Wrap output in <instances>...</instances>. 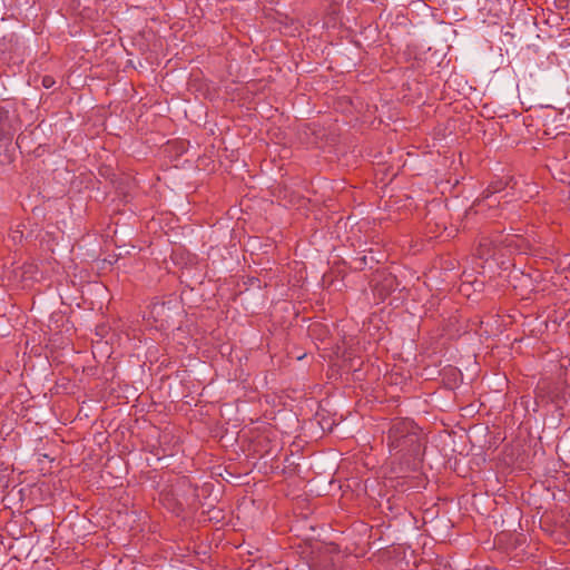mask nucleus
<instances>
[{
  "label": "nucleus",
  "instance_id": "5",
  "mask_svg": "<svg viewBox=\"0 0 570 570\" xmlns=\"http://www.w3.org/2000/svg\"><path fill=\"white\" fill-rule=\"evenodd\" d=\"M53 83H55V80H53L51 77H49V76L43 77V79H42V85H43L46 88H50V87H52V86H53Z\"/></svg>",
  "mask_w": 570,
  "mask_h": 570
},
{
  "label": "nucleus",
  "instance_id": "4",
  "mask_svg": "<svg viewBox=\"0 0 570 570\" xmlns=\"http://www.w3.org/2000/svg\"><path fill=\"white\" fill-rule=\"evenodd\" d=\"M165 307H166V305H165L164 302H161V303L157 302V303L153 304L151 313L153 314H160V312H163L165 309Z\"/></svg>",
  "mask_w": 570,
  "mask_h": 570
},
{
  "label": "nucleus",
  "instance_id": "3",
  "mask_svg": "<svg viewBox=\"0 0 570 570\" xmlns=\"http://www.w3.org/2000/svg\"><path fill=\"white\" fill-rule=\"evenodd\" d=\"M494 245H495L494 240H491L489 238H482L479 244L478 255L481 258H488V257L494 255V249H493Z\"/></svg>",
  "mask_w": 570,
  "mask_h": 570
},
{
  "label": "nucleus",
  "instance_id": "1",
  "mask_svg": "<svg viewBox=\"0 0 570 570\" xmlns=\"http://www.w3.org/2000/svg\"><path fill=\"white\" fill-rule=\"evenodd\" d=\"M386 442L390 452L409 458H417L424 446L421 430L410 419L392 420Z\"/></svg>",
  "mask_w": 570,
  "mask_h": 570
},
{
  "label": "nucleus",
  "instance_id": "2",
  "mask_svg": "<svg viewBox=\"0 0 570 570\" xmlns=\"http://www.w3.org/2000/svg\"><path fill=\"white\" fill-rule=\"evenodd\" d=\"M18 128V116L0 108V155L7 151Z\"/></svg>",
  "mask_w": 570,
  "mask_h": 570
},
{
  "label": "nucleus",
  "instance_id": "6",
  "mask_svg": "<svg viewBox=\"0 0 570 570\" xmlns=\"http://www.w3.org/2000/svg\"><path fill=\"white\" fill-rule=\"evenodd\" d=\"M492 188H493V190H491V193H497V191H499V190H500V188H499V187H497V186H495V187H492ZM488 191H489V193L487 194V196H485V197H489L490 190L488 189Z\"/></svg>",
  "mask_w": 570,
  "mask_h": 570
}]
</instances>
